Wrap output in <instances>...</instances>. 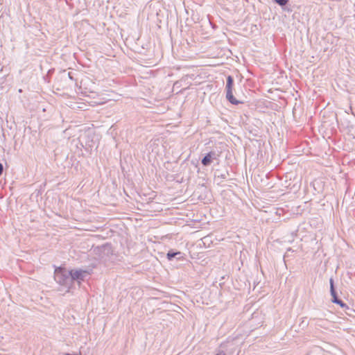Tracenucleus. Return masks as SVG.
I'll list each match as a JSON object with an SVG mask.
<instances>
[{"instance_id": "nucleus-1", "label": "nucleus", "mask_w": 355, "mask_h": 355, "mask_svg": "<svg viewBox=\"0 0 355 355\" xmlns=\"http://www.w3.org/2000/svg\"><path fill=\"white\" fill-rule=\"evenodd\" d=\"M54 278L58 284L67 288L65 293L69 292L72 287V279L70 271L65 268H57L55 270Z\"/></svg>"}, {"instance_id": "nucleus-5", "label": "nucleus", "mask_w": 355, "mask_h": 355, "mask_svg": "<svg viewBox=\"0 0 355 355\" xmlns=\"http://www.w3.org/2000/svg\"><path fill=\"white\" fill-rule=\"evenodd\" d=\"M219 157V155L214 151H211L207 153L204 158L202 159V164L204 166H209L211 161L216 159Z\"/></svg>"}, {"instance_id": "nucleus-3", "label": "nucleus", "mask_w": 355, "mask_h": 355, "mask_svg": "<svg viewBox=\"0 0 355 355\" xmlns=\"http://www.w3.org/2000/svg\"><path fill=\"white\" fill-rule=\"evenodd\" d=\"M94 83H93L89 78H86L80 82V88L81 92L85 96H89V94L95 93L94 91Z\"/></svg>"}, {"instance_id": "nucleus-6", "label": "nucleus", "mask_w": 355, "mask_h": 355, "mask_svg": "<svg viewBox=\"0 0 355 355\" xmlns=\"http://www.w3.org/2000/svg\"><path fill=\"white\" fill-rule=\"evenodd\" d=\"M329 282H330V292H331V295L332 296V302L334 303L336 300L337 301L338 300V298L337 297V294L334 289L333 279L331 278Z\"/></svg>"}, {"instance_id": "nucleus-10", "label": "nucleus", "mask_w": 355, "mask_h": 355, "mask_svg": "<svg viewBox=\"0 0 355 355\" xmlns=\"http://www.w3.org/2000/svg\"><path fill=\"white\" fill-rule=\"evenodd\" d=\"M3 170V167L2 164L0 163V175L2 174Z\"/></svg>"}, {"instance_id": "nucleus-13", "label": "nucleus", "mask_w": 355, "mask_h": 355, "mask_svg": "<svg viewBox=\"0 0 355 355\" xmlns=\"http://www.w3.org/2000/svg\"><path fill=\"white\" fill-rule=\"evenodd\" d=\"M77 107L78 108H81V109L83 108V107H82V106H78Z\"/></svg>"}, {"instance_id": "nucleus-2", "label": "nucleus", "mask_w": 355, "mask_h": 355, "mask_svg": "<svg viewBox=\"0 0 355 355\" xmlns=\"http://www.w3.org/2000/svg\"><path fill=\"white\" fill-rule=\"evenodd\" d=\"M233 82L234 80L232 77L231 76H227L226 84V98L232 104L238 105L239 101L234 97L232 94Z\"/></svg>"}, {"instance_id": "nucleus-11", "label": "nucleus", "mask_w": 355, "mask_h": 355, "mask_svg": "<svg viewBox=\"0 0 355 355\" xmlns=\"http://www.w3.org/2000/svg\"><path fill=\"white\" fill-rule=\"evenodd\" d=\"M216 355H225L223 351H219Z\"/></svg>"}, {"instance_id": "nucleus-4", "label": "nucleus", "mask_w": 355, "mask_h": 355, "mask_svg": "<svg viewBox=\"0 0 355 355\" xmlns=\"http://www.w3.org/2000/svg\"><path fill=\"white\" fill-rule=\"evenodd\" d=\"M71 277L72 279V284L74 281H78L80 284L81 281H83L85 278L88 275L87 270H70Z\"/></svg>"}, {"instance_id": "nucleus-8", "label": "nucleus", "mask_w": 355, "mask_h": 355, "mask_svg": "<svg viewBox=\"0 0 355 355\" xmlns=\"http://www.w3.org/2000/svg\"><path fill=\"white\" fill-rule=\"evenodd\" d=\"M334 303L338 304L343 309H349L348 306L339 299L337 301L336 300Z\"/></svg>"}, {"instance_id": "nucleus-9", "label": "nucleus", "mask_w": 355, "mask_h": 355, "mask_svg": "<svg viewBox=\"0 0 355 355\" xmlns=\"http://www.w3.org/2000/svg\"><path fill=\"white\" fill-rule=\"evenodd\" d=\"M279 6H285L288 3V0H274Z\"/></svg>"}, {"instance_id": "nucleus-7", "label": "nucleus", "mask_w": 355, "mask_h": 355, "mask_svg": "<svg viewBox=\"0 0 355 355\" xmlns=\"http://www.w3.org/2000/svg\"><path fill=\"white\" fill-rule=\"evenodd\" d=\"M178 256V259H180L182 257V253L180 252H172L169 251L167 253V258L168 260H171L173 258Z\"/></svg>"}, {"instance_id": "nucleus-12", "label": "nucleus", "mask_w": 355, "mask_h": 355, "mask_svg": "<svg viewBox=\"0 0 355 355\" xmlns=\"http://www.w3.org/2000/svg\"><path fill=\"white\" fill-rule=\"evenodd\" d=\"M103 103V102L96 103V105H102Z\"/></svg>"}]
</instances>
